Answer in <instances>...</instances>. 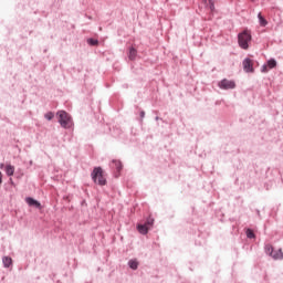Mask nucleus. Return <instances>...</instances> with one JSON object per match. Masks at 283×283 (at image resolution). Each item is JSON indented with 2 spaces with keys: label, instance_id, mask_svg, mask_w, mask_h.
<instances>
[{
  "label": "nucleus",
  "instance_id": "nucleus-12",
  "mask_svg": "<svg viewBox=\"0 0 283 283\" xmlns=\"http://www.w3.org/2000/svg\"><path fill=\"white\" fill-rule=\"evenodd\" d=\"M274 251H275V250H273V245H271V244L265 245V253H266L268 255H271V258H273Z\"/></svg>",
  "mask_w": 283,
  "mask_h": 283
},
{
  "label": "nucleus",
  "instance_id": "nucleus-22",
  "mask_svg": "<svg viewBox=\"0 0 283 283\" xmlns=\"http://www.w3.org/2000/svg\"><path fill=\"white\" fill-rule=\"evenodd\" d=\"M261 72H269V66L268 65H263Z\"/></svg>",
  "mask_w": 283,
  "mask_h": 283
},
{
  "label": "nucleus",
  "instance_id": "nucleus-20",
  "mask_svg": "<svg viewBox=\"0 0 283 283\" xmlns=\"http://www.w3.org/2000/svg\"><path fill=\"white\" fill-rule=\"evenodd\" d=\"M44 117L46 118V120H52V118H54V113H46Z\"/></svg>",
  "mask_w": 283,
  "mask_h": 283
},
{
  "label": "nucleus",
  "instance_id": "nucleus-2",
  "mask_svg": "<svg viewBox=\"0 0 283 283\" xmlns=\"http://www.w3.org/2000/svg\"><path fill=\"white\" fill-rule=\"evenodd\" d=\"M238 41H239V46L242 48V50H249V43H251V32L245 30L239 33Z\"/></svg>",
  "mask_w": 283,
  "mask_h": 283
},
{
  "label": "nucleus",
  "instance_id": "nucleus-6",
  "mask_svg": "<svg viewBox=\"0 0 283 283\" xmlns=\"http://www.w3.org/2000/svg\"><path fill=\"white\" fill-rule=\"evenodd\" d=\"M25 202L29 207H36V209H41V203L30 197L25 199Z\"/></svg>",
  "mask_w": 283,
  "mask_h": 283
},
{
  "label": "nucleus",
  "instance_id": "nucleus-5",
  "mask_svg": "<svg viewBox=\"0 0 283 283\" xmlns=\"http://www.w3.org/2000/svg\"><path fill=\"white\" fill-rule=\"evenodd\" d=\"M243 70L244 72H253V61H251V59L243 61Z\"/></svg>",
  "mask_w": 283,
  "mask_h": 283
},
{
  "label": "nucleus",
  "instance_id": "nucleus-10",
  "mask_svg": "<svg viewBox=\"0 0 283 283\" xmlns=\"http://www.w3.org/2000/svg\"><path fill=\"white\" fill-rule=\"evenodd\" d=\"M2 262H3L4 266H6V269H8V268H10V266L12 265V258H10V256H4V258L2 259Z\"/></svg>",
  "mask_w": 283,
  "mask_h": 283
},
{
  "label": "nucleus",
  "instance_id": "nucleus-4",
  "mask_svg": "<svg viewBox=\"0 0 283 283\" xmlns=\"http://www.w3.org/2000/svg\"><path fill=\"white\" fill-rule=\"evenodd\" d=\"M219 87L221 90H234L235 82L231 80H222L221 82H219Z\"/></svg>",
  "mask_w": 283,
  "mask_h": 283
},
{
  "label": "nucleus",
  "instance_id": "nucleus-15",
  "mask_svg": "<svg viewBox=\"0 0 283 283\" xmlns=\"http://www.w3.org/2000/svg\"><path fill=\"white\" fill-rule=\"evenodd\" d=\"M275 65H277V62L275 60H269L268 61L269 70H273V67H275Z\"/></svg>",
  "mask_w": 283,
  "mask_h": 283
},
{
  "label": "nucleus",
  "instance_id": "nucleus-17",
  "mask_svg": "<svg viewBox=\"0 0 283 283\" xmlns=\"http://www.w3.org/2000/svg\"><path fill=\"white\" fill-rule=\"evenodd\" d=\"M259 20H260V24L262 25V27H264V25H266V20L262 17V13H259Z\"/></svg>",
  "mask_w": 283,
  "mask_h": 283
},
{
  "label": "nucleus",
  "instance_id": "nucleus-23",
  "mask_svg": "<svg viewBox=\"0 0 283 283\" xmlns=\"http://www.w3.org/2000/svg\"><path fill=\"white\" fill-rule=\"evenodd\" d=\"M3 182V174L0 172V185Z\"/></svg>",
  "mask_w": 283,
  "mask_h": 283
},
{
  "label": "nucleus",
  "instance_id": "nucleus-14",
  "mask_svg": "<svg viewBox=\"0 0 283 283\" xmlns=\"http://www.w3.org/2000/svg\"><path fill=\"white\" fill-rule=\"evenodd\" d=\"M113 165L117 169V171H120L123 169V164L119 160H113Z\"/></svg>",
  "mask_w": 283,
  "mask_h": 283
},
{
  "label": "nucleus",
  "instance_id": "nucleus-8",
  "mask_svg": "<svg viewBox=\"0 0 283 283\" xmlns=\"http://www.w3.org/2000/svg\"><path fill=\"white\" fill-rule=\"evenodd\" d=\"M272 258L274 260H283L282 249H279L277 251H274L273 254H272Z\"/></svg>",
  "mask_w": 283,
  "mask_h": 283
},
{
  "label": "nucleus",
  "instance_id": "nucleus-24",
  "mask_svg": "<svg viewBox=\"0 0 283 283\" xmlns=\"http://www.w3.org/2000/svg\"><path fill=\"white\" fill-rule=\"evenodd\" d=\"M209 1V3H213V0H208Z\"/></svg>",
  "mask_w": 283,
  "mask_h": 283
},
{
  "label": "nucleus",
  "instance_id": "nucleus-3",
  "mask_svg": "<svg viewBox=\"0 0 283 283\" xmlns=\"http://www.w3.org/2000/svg\"><path fill=\"white\" fill-rule=\"evenodd\" d=\"M57 116L61 127H64V129H70V127H72V117H70V114L64 111H60Z\"/></svg>",
  "mask_w": 283,
  "mask_h": 283
},
{
  "label": "nucleus",
  "instance_id": "nucleus-21",
  "mask_svg": "<svg viewBox=\"0 0 283 283\" xmlns=\"http://www.w3.org/2000/svg\"><path fill=\"white\" fill-rule=\"evenodd\" d=\"M209 4H210L211 12H213V10H216V2L212 1V2H209Z\"/></svg>",
  "mask_w": 283,
  "mask_h": 283
},
{
  "label": "nucleus",
  "instance_id": "nucleus-9",
  "mask_svg": "<svg viewBox=\"0 0 283 283\" xmlns=\"http://www.w3.org/2000/svg\"><path fill=\"white\" fill-rule=\"evenodd\" d=\"M6 174H7V176H14V166L7 165L6 166Z\"/></svg>",
  "mask_w": 283,
  "mask_h": 283
},
{
  "label": "nucleus",
  "instance_id": "nucleus-1",
  "mask_svg": "<svg viewBox=\"0 0 283 283\" xmlns=\"http://www.w3.org/2000/svg\"><path fill=\"white\" fill-rule=\"evenodd\" d=\"M92 180L99 185L101 187H104V185H107V179H105V172L103 171V168L95 167L91 174Z\"/></svg>",
  "mask_w": 283,
  "mask_h": 283
},
{
  "label": "nucleus",
  "instance_id": "nucleus-11",
  "mask_svg": "<svg viewBox=\"0 0 283 283\" xmlns=\"http://www.w3.org/2000/svg\"><path fill=\"white\" fill-rule=\"evenodd\" d=\"M136 54H138V52L136 51V49L130 48V49H129L128 59H129L130 61H134V59H136Z\"/></svg>",
  "mask_w": 283,
  "mask_h": 283
},
{
  "label": "nucleus",
  "instance_id": "nucleus-18",
  "mask_svg": "<svg viewBox=\"0 0 283 283\" xmlns=\"http://www.w3.org/2000/svg\"><path fill=\"white\" fill-rule=\"evenodd\" d=\"M247 238H250V239L255 238V233H253V230H251V229L247 230Z\"/></svg>",
  "mask_w": 283,
  "mask_h": 283
},
{
  "label": "nucleus",
  "instance_id": "nucleus-7",
  "mask_svg": "<svg viewBox=\"0 0 283 283\" xmlns=\"http://www.w3.org/2000/svg\"><path fill=\"white\" fill-rule=\"evenodd\" d=\"M137 231H139L142 235H147V233L149 232V227H147V224H138Z\"/></svg>",
  "mask_w": 283,
  "mask_h": 283
},
{
  "label": "nucleus",
  "instance_id": "nucleus-16",
  "mask_svg": "<svg viewBox=\"0 0 283 283\" xmlns=\"http://www.w3.org/2000/svg\"><path fill=\"white\" fill-rule=\"evenodd\" d=\"M145 224L148 227V229H151L154 227V219L148 218Z\"/></svg>",
  "mask_w": 283,
  "mask_h": 283
},
{
  "label": "nucleus",
  "instance_id": "nucleus-19",
  "mask_svg": "<svg viewBox=\"0 0 283 283\" xmlns=\"http://www.w3.org/2000/svg\"><path fill=\"white\" fill-rule=\"evenodd\" d=\"M87 43H88L90 45H98V40L88 39V40H87Z\"/></svg>",
  "mask_w": 283,
  "mask_h": 283
},
{
  "label": "nucleus",
  "instance_id": "nucleus-13",
  "mask_svg": "<svg viewBox=\"0 0 283 283\" xmlns=\"http://www.w3.org/2000/svg\"><path fill=\"white\" fill-rule=\"evenodd\" d=\"M128 264H129L130 269H133L134 271H136V269H138V261H136V260H130L128 262Z\"/></svg>",
  "mask_w": 283,
  "mask_h": 283
}]
</instances>
